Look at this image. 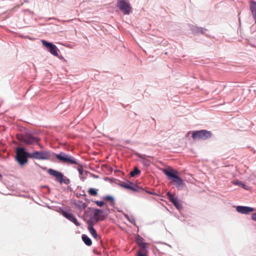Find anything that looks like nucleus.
Returning a JSON list of instances; mask_svg holds the SVG:
<instances>
[{
  "label": "nucleus",
  "instance_id": "obj_22",
  "mask_svg": "<svg viewBox=\"0 0 256 256\" xmlns=\"http://www.w3.org/2000/svg\"><path fill=\"white\" fill-rule=\"evenodd\" d=\"M140 171L138 169V168L136 167L134 169V170L130 172V175L131 176L133 177V176H134L136 175H138V174H140Z\"/></svg>",
  "mask_w": 256,
  "mask_h": 256
},
{
  "label": "nucleus",
  "instance_id": "obj_2",
  "mask_svg": "<svg viewBox=\"0 0 256 256\" xmlns=\"http://www.w3.org/2000/svg\"><path fill=\"white\" fill-rule=\"evenodd\" d=\"M30 154H31V153L26 152L23 148H17L16 149V159L20 165L28 162L27 158H30Z\"/></svg>",
  "mask_w": 256,
  "mask_h": 256
},
{
  "label": "nucleus",
  "instance_id": "obj_12",
  "mask_svg": "<svg viewBox=\"0 0 256 256\" xmlns=\"http://www.w3.org/2000/svg\"><path fill=\"white\" fill-rule=\"evenodd\" d=\"M236 210L238 212L242 214H248L254 210L252 208L245 206H237Z\"/></svg>",
  "mask_w": 256,
  "mask_h": 256
},
{
  "label": "nucleus",
  "instance_id": "obj_3",
  "mask_svg": "<svg viewBox=\"0 0 256 256\" xmlns=\"http://www.w3.org/2000/svg\"><path fill=\"white\" fill-rule=\"evenodd\" d=\"M56 158L60 162L66 164H78L76 160L73 156L61 152L59 154H55Z\"/></svg>",
  "mask_w": 256,
  "mask_h": 256
},
{
  "label": "nucleus",
  "instance_id": "obj_19",
  "mask_svg": "<svg viewBox=\"0 0 256 256\" xmlns=\"http://www.w3.org/2000/svg\"><path fill=\"white\" fill-rule=\"evenodd\" d=\"M136 242L140 248L146 247V244L144 242V240L142 238H138Z\"/></svg>",
  "mask_w": 256,
  "mask_h": 256
},
{
  "label": "nucleus",
  "instance_id": "obj_11",
  "mask_svg": "<svg viewBox=\"0 0 256 256\" xmlns=\"http://www.w3.org/2000/svg\"><path fill=\"white\" fill-rule=\"evenodd\" d=\"M120 186L126 188L134 192H138L139 190H141L142 188L134 184L133 183L128 182H122L120 184Z\"/></svg>",
  "mask_w": 256,
  "mask_h": 256
},
{
  "label": "nucleus",
  "instance_id": "obj_5",
  "mask_svg": "<svg viewBox=\"0 0 256 256\" xmlns=\"http://www.w3.org/2000/svg\"><path fill=\"white\" fill-rule=\"evenodd\" d=\"M30 158L38 160H48L50 158V151H36L32 152L30 154Z\"/></svg>",
  "mask_w": 256,
  "mask_h": 256
},
{
  "label": "nucleus",
  "instance_id": "obj_10",
  "mask_svg": "<svg viewBox=\"0 0 256 256\" xmlns=\"http://www.w3.org/2000/svg\"><path fill=\"white\" fill-rule=\"evenodd\" d=\"M42 42L44 46L48 49L49 52L52 54L54 56H58V50L55 45L44 40H42Z\"/></svg>",
  "mask_w": 256,
  "mask_h": 256
},
{
  "label": "nucleus",
  "instance_id": "obj_29",
  "mask_svg": "<svg viewBox=\"0 0 256 256\" xmlns=\"http://www.w3.org/2000/svg\"><path fill=\"white\" fill-rule=\"evenodd\" d=\"M2 178V176L0 174V180Z\"/></svg>",
  "mask_w": 256,
  "mask_h": 256
},
{
  "label": "nucleus",
  "instance_id": "obj_17",
  "mask_svg": "<svg viewBox=\"0 0 256 256\" xmlns=\"http://www.w3.org/2000/svg\"><path fill=\"white\" fill-rule=\"evenodd\" d=\"M103 199L106 201L109 202L111 206H113L114 204V200L113 196H106L103 197Z\"/></svg>",
  "mask_w": 256,
  "mask_h": 256
},
{
  "label": "nucleus",
  "instance_id": "obj_16",
  "mask_svg": "<svg viewBox=\"0 0 256 256\" xmlns=\"http://www.w3.org/2000/svg\"><path fill=\"white\" fill-rule=\"evenodd\" d=\"M148 250L146 247L140 248V250L138 252V256H146Z\"/></svg>",
  "mask_w": 256,
  "mask_h": 256
},
{
  "label": "nucleus",
  "instance_id": "obj_1",
  "mask_svg": "<svg viewBox=\"0 0 256 256\" xmlns=\"http://www.w3.org/2000/svg\"><path fill=\"white\" fill-rule=\"evenodd\" d=\"M162 172L168 176V178L174 182L176 188L180 189L184 186V183L182 178L178 176V172L170 168L163 169Z\"/></svg>",
  "mask_w": 256,
  "mask_h": 256
},
{
  "label": "nucleus",
  "instance_id": "obj_18",
  "mask_svg": "<svg viewBox=\"0 0 256 256\" xmlns=\"http://www.w3.org/2000/svg\"><path fill=\"white\" fill-rule=\"evenodd\" d=\"M252 4L250 6L251 11L254 19H256V3L252 1Z\"/></svg>",
  "mask_w": 256,
  "mask_h": 256
},
{
  "label": "nucleus",
  "instance_id": "obj_27",
  "mask_svg": "<svg viewBox=\"0 0 256 256\" xmlns=\"http://www.w3.org/2000/svg\"><path fill=\"white\" fill-rule=\"evenodd\" d=\"M136 156L140 158L144 159V156L142 155L141 154H136Z\"/></svg>",
  "mask_w": 256,
  "mask_h": 256
},
{
  "label": "nucleus",
  "instance_id": "obj_23",
  "mask_svg": "<svg viewBox=\"0 0 256 256\" xmlns=\"http://www.w3.org/2000/svg\"><path fill=\"white\" fill-rule=\"evenodd\" d=\"M172 204L178 210H181L182 208V204L178 201V199L173 202Z\"/></svg>",
  "mask_w": 256,
  "mask_h": 256
},
{
  "label": "nucleus",
  "instance_id": "obj_13",
  "mask_svg": "<svg viewBox=\"0 0 256 256\" xmlns=\"http://www.w3.org/2000/svg\"><path fill=\"white\" fill-rule=\"evenodd\" d=\"M63 215L70 221L74 222L76 226H80V223L78 222V220H76V218H75L73 214L64 212Z\"/></svg>",
  "mask_w": 256,
  "mask_h": 256
},
{
  "label": "nucleus",
  "instance_id": "obj_21",
  "mask_svg": "<svg viewBox=\"0 0 256 256\" xmlns=\"http://www.w3.org/2000/svg\"><path fill=\"white\" fill-rule=\"evenodd\" d=\"M98 191L97 189L90 188L88 190V193L92 196H96L98 195Z\"/></svg>",
  "mask_w": 256,
  "mask_h": 256
},
{
  "label": "nucleus",
  "instance_id": "obj_15",
  "mask_svg": "<svg viewBox=\"0 0 256 256\" xmlns=\"http://www.w3.org/2000/svg\"><path fill=\"white\" fill-rule=\"evenodd\" d=\"M82 240L86 245L90 246L92 244L91 240L86 235L83 234L82 236Z\"/></svg>",
  "mask_w": 256,
  "mask_h": 256
},
{
  "label": "nucleus",
  "instance_id": "obj_9",
  "mask_svg": "<svg viewBox=\"0 0 256 256\" xmlns=\"http://www.w3.org/2000/svg\"><path fill=\"white\" fill-rule=\"evenodd\" d=\"M102 210L96 209L94 212V216L90 220L89 222L92 224H96L99 220H103L105 218V216L102 214Z\"/></svg>",
  "mask_w": 256,
  "mask_h": 256
},
{
  "label": "nucleus",
  "instance_id": "obj_24",
  "mask_svg": "<svg viewBox=\"0 0 256 256\" xmlns=\"http://www.w3.org/2000/svg\"><path fill=\"white\" fill-rule=\"evenodd\" d=\"M96 205L98 206H100V207L102 206L104 204V202L98 201V200L96 201Z\"/></svg>",
  "mask_w": 256,
  "mask_h": 256
},
{
  "label": "nucleus",
  "instance_id": "obj_7",
  "mask_svg": "<svg viewBox=\"0 0 256 256\" xmlns=\"http://www.w3.org/2000/svg\"><path fill=\"white\" fill-rule=\"evenodd\" d=\"M18 138L20 141L24 142L27 144H32L38 142L39 141L38 138L28 134L24 135H20L18 136Z\"/></svg>",
  "mask_w": 256,
  "mask_h": 256
},
{
  "label": "nucleus",
  "instance_id": "obj_14",
  "mask_svg": "<svg viewBox=\"0 0 256 256\" xmlns=\"http://www.w3.org/2000/svg\"><path fill=\"white\" fill-rule=\"evenodd\" d=\"M94 224L90 223L89 222L88 226V230L92 234V236L96 239L97 240L98 234L96 230L94 228Z\"/></svg>",
  "mask_w": 256,
  "mask_h": 256
},
{
  "label": "nucleus",
  "instance_id": "obj_26",
  "mask_svg": "<svg viewBox=\"0 0 256 256\" xmlns=\"http://www.w3.org/2000/svg\"><path fill=\"white\" fill-rule=\"evenodd\" d=\"M234 184H236L238 185H240L242 187H244V184H242V182H235Z\"/></svg>",
  "mask_w": 256,
  "mask_h": 256
},
{
  "label": "nucleus",
  "instance_id": "obj_28",
  "mask_svg": "<svg viewBox=\"0 0 256 256\" xmlns=\"http://www.w3.org/2000/svg\"><path fill=\"white\" fill-rule=\"evenodd\" d=\"M252 218L254 220H256V213H254L252 215Z\"/></svg>",
  "mask_w": 256,
  "mask_h": 256
},
{
  "label": "nucleus",
  "instance_id": "obj_4",
  "mask_svg": "<svg viewBox=\"0 0 256 256\" xmlns=\"http://www.w3.org/2000/svg\"><path fill=\"white\" fill-rule=\"evenodd\" d=\"M48 172L50 175L54 176L56 178V180L60 184L64 183L66 184H68L70 182V180L64 177L62 174L58 171L50 168L48 170Z\"/></svg>",
  "mask_w": 256,
  "mask_h": 256
},
{
  "label": "nucleus",
  "instance_id": "obj_6",
  "mask_svg": "<svg viewBox=\"0 0 256 256\" xmlns=\"http://www.w3.org/2000/svg\"><path fill=\"white\" fill-rule=\"evenodd\" d=\"M212 133L210 131L206 130H200L194 131L192 132V138L194 140H205L212 136Z\"/></svg>",
  "mask_w": 256,
  "mask_h": 256
},
{
  "label": "nucleus",
  "instance_id": "obj_8",
  "mask_svg": "<svg viewBox=\"0 0 256 256\" xmlns=\"http://www.w3.org/2000/svg\"><path fill=\"white\" fill-rule=\"evenodd\" d=\"M117 6L124 14H130L132 8L128 2L124 0H118Z\"/></svg>",
  "mask_w": 256,
  "mask_h": 256
},
{
  "label": "nucleus",
  "instance_id": "obj_20",
  "mask_svg": "<svg viewBox=\"0 0 256 256\" xmlns=\"http://www.w3.org/2000/svg\"><path fill=\"white\" fill-rule=\"evenodd\" d=\"M166 196L168 200L172 203L173 202L175 201L177 198L175 196L171 194L170 192H166Z\"/></svg>",
  "mask_w": 256,
  "mask_h": 256
},
{
  "label": "nucleus",
  "instance_id": "obj_25",
  "mask_svg": "<svg viewBox=\"0 0 256 256\" xmlns=\"http://www.w3.org/2000/svg\"><path fill=\"white\" fill-rule=\"evenodd\" d=\"M78 171L79 172V174H80V175H82L83 174V168L82 167V166H80L78 168Z\"/></svg>",
  "mask_w": 256,
  "mask_h": 256
}]
</instances>
